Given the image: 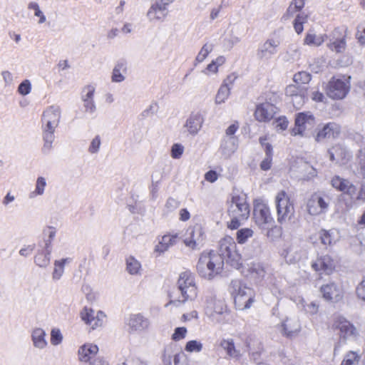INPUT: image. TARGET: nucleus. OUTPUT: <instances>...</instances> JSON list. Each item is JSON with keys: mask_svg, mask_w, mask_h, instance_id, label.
Wrapping results in <instances>:
<instances>
[{"mask_svg": "<svg viewBox=\"0 0 365 365\" xmlns=\"http://www.w3.org/2000/svg\"><path fill=\"white\" fill-rule=\"evenodd\" d=\"M178 289L180 292V296L175 297L170 295V300L165 304V307L173 305L178 307L187 302L194 301L198 294L195 275L190 271H185L180 274L177 282Z\"/></svg>", "mask_w": 365, "mask_h": 365, "instance_id": "nucleus-1", "label": "nucleus"}, {"mask_svg": "<svg viewBox=\"0 0 365 365\" xmlns=\"http://www.w3.org/2000/svg\"><path fill=\"white\" fill-rule=\"evenodd\" d=\"M223 265V259L218 253L203 252L198 259L197 270L201 277L210 280L222 272Z\"/></svg>", "mask_w": 365, "mask_h": 365, "instance_id": "nucleus-2", "label": "nucleus"}, {"mask_svg": "<svg viewBox=\"0 0 365 365\" xmlns=\"http://www.w3.org/2000/svg\"><path fill=\"white\" fill-rule=\"evenodd\" d=\"M229 290L234 297L235 306L240 310L250 309L255 302V291L240 280H232Z\"/></svg>", "mask_w": 365, "mask_h": 365, "instance_id": "nucleus-3", "label": "nucleus"}, {"mask_svg": "<svg viewBox=\"0 0 365 365\" xmlns=\"http://www.w3.org/2000/svg\"><path fill=\"white\" fill-rule=\"evenodd\" d=\"M277 220L281 224L289 222L294 217V207L290 197L284 190L279 192L275 197Z\"/></svg>", "mask_w": 365, "mask_h": 365, "instance_id": "nucleus-4", "label": "nucleus"}, {"mask_svg": "<svg viewBox=\"0 0 365 365\" xmlns=\"http://www.w3.org/2000/svg\"><path fill=\"white\" fill-rule=\"evenodd\" d=\"M205 312L211 321L220 323L228 309L225 302L211 292L205 297Z\"/></svg>", "mask_w": 365, "mask_h": 365, "instance_id": "nucleus-5", "label": "nucleus"}, {"mask_svg": "<svg viewBox=\"0 0 365 365\" xmlns=\"http://www.w3.org/2000/svg\"><path fill=\"white\" fill-rule=\"evenodd\" d=\"M250 206L245 194L234 192L228 201L227 213L230 217L247 219L250 215Z\"/></svg>", "mask_w": 365, "mask_h": 365, "instance_id": "nucleus-6", "label": "nucleus"}, {"mask_svg": "<svg viewBox=\"0 0 365 365\" xmlns=\"http://www.w3.org/2000/svg\"><path fill=\"white\" fill-rule=\"evenodd\" d=\"M220 255L226 258L231 266L239 269L242 265V257L237 250V245L231 237L222 239L219 245Z\"/></svg>", "mask_w": 365, "mask_h": 365, "instance_id": "nucleus-7", "label": "nucleus"}, {"mask_svg": "<svg viewBox=\"0 0 365 365\" xmlns=\"http://www.w3.org/2000/svg\"><path fill=\"white\" fill-rule=\"evenodd\" d=\"M254 219L255 223L260 229H265L267 225L272 224L273 218L267 205L262 202H255L254 205Z\"/></svg>", "mask_w": 365, "mask_h": 365, "instance_id": "nucleus-8", "label": "nucleus"}, {"mask_svg": "<svg viewBox=\"0 0 365 365\" xmlns=\"http://www.w3.org/2000/svg\"><path fill=\"white\" fill-rule=\"evenodd\" d=\"M280 43L279 38L273 36L268 38L262 44L259 46L256 53L257 57L262 61L269 60L277 53Z\"/></svg>", "mask_w": 365, "mask_h": 365, "instance_id": "nucleus-9", "label": "nucleus"}, {"mask_svg": "<svg viewBox=\"0 0 365 365\" xmlns=\"http://www.w3.org/2000/svg\"><path fill=\"white\" fill-rule=\"evenodd\" d=\"M315 123L314 115L311 112H300L295 115L294 128L292 129L294 135H303L307 129L311 128Z\"/></svg>", "mask_w": 365, "mask_h": 365, "instance_id": "nucleus-10", "label": "nucleus"}, {"mask_svg": "<svg viewBox=\"0 0 365 365\" xmlns=\"http://www.w3.org/2000/svg\"><path fill=\"white\" fill-rule=\"evenodd\" d=\"M287 96L291 98V102L296 109H300L305 103L307 96V87L289 85L285 89Z\"/></svg>", "mask_w": 365, "mask_h": 365, "instance_id": "nucleus-11", "label": "nucleus"}, {"mask_svg": "<svg viewBox=\"0 0 365 365\" xmlns=\"http://www.w3.org/2000/svg\"><path fill=\"white\" fill-rule=\"evenodd\" d=\"M204 240L205 233L202 227L199 225H196L187 230L184 243L186 247L192 250H196L202 246Z\"/></svg>", "mask_w": 365, "mask_h": 365, "instance_id": "nucleus-12", "label": "nucleus"}, {"mask_svg": "<svg viewBox=\"0 0 365 365\" xmlns=\"http://www.w3.org/2000/svg\"><path fill=\"white\" fill-rule=\"evenodd\" d=\"M349 90V86L341 79L332 78L327 87V94L333 99L344 98Z\"/></svg>", "mask_w": 365, "mask_h": 365, "instance_id": "nucleus-13", "label": "nucleus"}, {"mask_svg": "<svg viewBox=\"0 0 365 365\" xmlns=\"http://www.w3.org/2000/svg\"><path fill=\"white\" fill-rule=\"evenodd\" d=\"M80 315L81 319L92 329L102 327L106 317L103 312L101 311L95 312L94 310L88 307H84Z\"/></svg>", "mask_w": 365, "mask_h": 365, "instance_id": "nucleus-14", "label": "nucleus"}, {"mask_svg": "<svg viewBox=\"0 0 365 365\" xmlns=\"http://www.w3.org/2000/svg\"><path fill=\"white\" fill-rule=\"evenodd\" d=\"M61 109L57 106H51L47 108L42 115V128L56 129L60 122Z\"/></svg>", "mask_w": 365, "mask_h": 365, "instance_id": "nucleus-15", "label": "nucleus"}, {"mask_svg": "<svg viewBox=\"0 0 365 365\" xmlns=\"http://www.w3.org/2000/svg\"><path fill=\"white\" fill-rule=\"evenodd\" d=\"M301 323L296 317H287L280 325V331L283 336L289 338L297 336L301 331Z\"/></svg>", "mask_w": 365, "mask_h": 365, "instance_id": "nucleus-16", "label": "nucleus"}, {"mask_svg": "<svg viewBox=\"0 0 365 365\" xmlns=\"http://www.w3.org/2000/svg\"><path fill=\"white\" fill-rule=\"evenodd\" d=\"M322 297L328 302H338L344 296L342 289L334 282L324 284L320 288Z\"/></svg>", "mask_w": 365, "mask_h": 365, "instance_id": "nucleus-17", "label": "nucleus"}, {"mask_svg": "<svg viewBox=\"0 0 365 365\" xmlns=\"http://www.w3.org/2000/svg\"><path fill=\"white\" fill-rule=\"evenodd\" d=\"M204 123L203 115L200 112L192 113L183 125V132L191 135H196Z\"/></svg>", "mask_w": 365, "mask_h": 365, "instance_id": "nucleus-18", "label": "nucleus"}, {"mask_svg": "<svg viewBox=\"0 0 365 365\" xmlns=\"http://www.w3.org/2000/svg\"><path fill=\"white\" fill-rule=\"evenodd\" d=\"M336 329L339 331L340 336L344 339L355 338L359 333L356 328L343 317L336 318L334 322Z\"/></svg>", "mask_w": 365, "mask_h": 365, "instance_id": "nucleus-19", "label": "nucleus"}, {"mask_svg": "<svg viewBox=\"0 0 365 365\" xmlns=\"http://www.w3.org/2000/svg\"><path fill=\"white\" fill-rule=\"evenodd\" d=\"M331 186L336 190L342 192L353 198L356 193V187L349 180L335 175L331 180Z\"/></svg>", "mask_w": 365, "mask_h": 365, "instance_id": "nucleus-20", "label": "nucleus"}, {"mask_svg": "<svg viewBox=\"0 0 365 365\" xmlns=\"http://www.w3.org/2000/svg\"><path fill=\"white\" fill-rule=\"evenodd\" d=\"M277 107L273 104L265 102L257 106L255 117L259 122L269 121L274 117L277 112Z\"/></svg>", "mask_w": 365, "mask_h": 365, "instance_id": "nucleus-21", "label": "nucleus"}, {"mask_svg": "<svg viewBox=\"0 0 365 365\" xmlns=\"http://www.w3.org/2000/svg\"><path fill=\"white\" fill-rule=\"evenodd\" d=\"M130 331H142L149 327L150 322L141 314H131L125 322Z\"/></svg>", "mask_w": 365, "mask_h": 365, "instance_id": "nucleus-22", "label": "nucleus"}, {"mask_svg": "<svg viewBox=\"0 0 365 365\" xmlns=\"http://www.w3.org/2000/svg\"><path fill=\"white\" fill-rule=\"evenodd\" d=\"M329 203L320 195L314 194L307 202V210L310 215H317L326 212Z\"/></svg>", "mask_w": 365, "mask_h": 365, "instance_id": "nucleus-23", "label": "nucleus"}, {"mask_svg": "<svg viewBox=\"0 0 365 365\" xmlns=\"http://www.w3.org/2000/svg\"><path fill=\"white\" fill-rule=\"evenodd\" d=\"M312 267L317 272L330 274L335 268L334 259L329 255H324L312 264Z\"/></svg>", "mask_w": 365, "mask_h": 365, "instance_id": "nucleus-24", "label": "nucleus"}, {"mask_svg": "<svg viewBox=\"0 0 365 365\" xmlns=\"http://www.w3.org/2000/svg\"><path fill=\"white\" fill-rule=\"evenodd\" d=\"M98 352V347L93 344H86L80 346L78 356V359L81 362L87 363L91 362L95 359V356Z\"/></svg>", "mask_w": 365, "mask_h": 365, "instance_id": "nucleus-25", "label": "nucleus"}, {"mask_svg": "<svg viewBox=\"0 0 365 365\" xmlns=\"http://www.w3.org/2000/svg\"><path fill=\"white\" fill-rule=\"evenodd\" d=\"M168 9L159 1L153 4L147 13L150 21H163L168 15Z\"/></svg>", "mask_w": 365, "mask_h": 365, "instance_id": "nucleus-26", "label": "nucleus"}, {"mask_svg": "<svg viewBox=\"0 0 365 365\" xmlns=\"http://www.w3.org/2000/svg\"><path fill=\"white\" fill-rule=\"evenodd\" d=\"M33 346L39 350H43L48 346L46 333L42 328H34L31 333Z\"/></svg>", "mask_w": 365, "mask_h": 365, "instance_id": "nucleus-27", "label": "nucleus"}, {"mask_svg": "<svg viewBox=\"0 0 365 365\" xmlns=\"http://www.w3.org/2000/svg\"><path fill=\"white\" fill-rule=\"evenodd\" d=\"M51 251V241L46 242L44 250L38 251L34 257L35 264L40 267H46L50 264Z\"/></svg>", "mask_w": 365, "mask_h": 365, "instance_id": "nucleus-28", "label": "nucleus"}, {"mask_svg": "<svg viewBox=\"0 0 365 365\" xmlns=\"http://www.w3.org/2000/svg\"><path fill=\"white\" fill-rule=\"evenodd\" d=\"M178 238L179 237L177 233L165 235L155 246V251L160 254L166 252L170 247L177 243Z\"/></svg>", "mask_w": 365, "mask_h": 365, "instance_id": "nucleus-29", "label": "nucleus"}, {"mask_svg": "<svg viewBox=\"0 0 365 365\" xmlns=\"http://www.w3.org/2000/svg\"><path fill=\"white\" fill-rule=\"evenodd\" d=\"M127 73V62L123 59L119 60L115 65L111 81L114 83H121L125 79V74Z\"/></svg>", "mask_w": 365, "mask_h": 365, "instance_id": "nucleus-30", "label": "nucleus"}, {"mask_svg": "<svg viewBox=\"0 0 365 365\" xmlns=\"http://www.w3.org/2000/svg\"><path fill=\"white\" fill-rule=\"evenodd\" d=\"M238 146L237 137L223 138L221 143L220 150L225 158H229L235 152Z\"/></svg>", "mask_w": 365, "mask_h": 365, "instance_id": "nucleus-31", "label": "nucleus"}, {"mask_svg": "<svg viewBox=\"0 0 365 365\" xmlns=\"http://www.w3.org/2000/svg\"><path fill=\"white\" fill-rule=\"evenodd\" d=\"M339 133V129L338 126L335 123H329L325 125L323 128L317 133L315 140L317 142H320L325 138L335 137Z\"/></svg>", "mask_w": 365, "mask_h": 365, "instance_id": "nucleus-32", "label": "nucleus"}, {"mask_svg": "<svg viewBox=\"0 0 365 365\" xmlns=\"http://www.w3.org/2000/svg\"><path fill=\"white\" fill-rule=\"evenodd\" d=\"M183 356V353H173L171 348H167L163 355V363L164 365H183L181 361Z\"/></svg>", "mask_w": 365, "mask_h": 365, "instance_id": "nucleus-33", "label": "nucleus"}, {"mask_svg": "<svg viewBox=\"0 0 365 365\" xmlns=\"http://www.w3.org/2000/svg\"><path fill=\"white\" fill-rule=\"evenodd\" d=\"M247 270L250 277L255 280L261 281L265 276L264 267L259 262H250L247 264Z\"/></svg>", "mask_w": 365, "mask_h": 365, "instance_id": "nucleus-34", "label": "nucleus"}, {"mask_svg": "<svg viewBox=\"0 0 365 365\" xmlns=\"http://www.w3.org/2000/svg\"><path fill=\"white\" fill-rule=\"evenodd\" d=\"M220 345L226 351L229 356L235 359H238L240 356V351L236 349L232 339H224L220 341Z\"/></svg>", "mask_w": 365, "mask_h": 365, "instance_id": "nucleus-35", "label": "nucleus"}, {"mask_svg": "<svg viewBox=\"0 0 365 365\" xmlns=\"http://www.w3.org/2000/svg\"><path fill=\"white\" fill-rule=\"evenodd\" d=\"M126 270L131 275H140L142 272L141 263L134 257L126 258Z\"/></svg>", "mask_w": 365, "mask_h": 365, "instance_id": "nucleus-36", "label": "nucleus"}, {"mask_svg": "<svg viewBox=\"0 0 365 365\" xmlns=\"http://www.w3.org/2000/svg\"><path fill=\"white\" fill-rule=\"evenodd\" d=\"M326 37V35H317L312 31H309L304 39V43L311 46H319L324 42Z\"/></svg>", "mask_w": 365, "mask_h": 365, "instance_id": "nucleus-37", "label": "nucleus"}, {"mask_svg": "<svg viewBox=\"0 0 365 365\" xmlns=\"http://www.w3.org/2000/svg\"><path fill=\"white\" fill-rule=\"evenodd\" d=\"M56 129H48L43 128V146L42 150L43 153H48L52 148V143L55 139L54 132Z\"/></svg>", "mask_w": 365, "mask_h": 365, "instance_id": "nucleus-38", "label": "nucleus"}, {"mask_svg": "<svg viewBox=\"0 0 365 365\" xmlns=\"http://www.w3.org/2000/svg\"><path fill=\"white\" fill-rule=\"evenodd\" d=\"M319 238L324 245H331L338 241V235L334 230H322L319 232Z\"/></svg>", "mask_w": 365, "mask_h": 365, "instance_id": "nucleus-39", "label": "nucleus"}, {"mask_svg": "<svg viewBox=\"0 0 365 365\" xmlns=\"http://www.w3.org/2000/svg\"><path fill=\"white\" fill-rule=\"evenodd\" d=\"M69 258L61 259L54 262V267L52 273V279L54 281L59 280L64 273V267L66 262H69Z\"/></svg>", "mask_w": 365, "mask_h": 365, "instance_id": "nucleus-40", "label": "nucleus"}, {"mask_svg": "<svg viewBox=\"0 0 365 365\" xmlns=\"http://www.w3.org/2000/svg\"><path fill=\"white\" fill-rule=\"evenodd\" d=\"M330 160H344L349 157L346 149L340 145H336L329 150Z\"/></svg>", "mask_w": 365, "mask_h": 365, "instance_id": "nucleus-41", "label": "nucleus"}, {"mask_svg": "<svg viewBox=\"0 0 365 365\" xmlns=\"http://www.w3.org/2000/svg\"><path fill=\"white\" fill-rule=\"evenodd\" d=\"M46 185V179L43 177H38L36 182L34 190L29 193V198L34 199L37 196L43 195L44 194Z\"/></svg>", "mask_w": 365, "mask_h": 365, "instance_id": "nucleus-42", "label": "nucleus"}, {"mask_svg": "<svg viewBox=\"0 0 365 365\" xmlns=\"http://www.w3.org/2000/svg\"><path fill=\"white\" fill-rule=\"evenodd\" d=\"M214 45L212 43H205L195 58V66H196L197 63H200L204 61L208 54L212 51Z\"/></svg>", "mask_w": 365, "mask_h": 365, "instance_id": "nucleus-43", "label": "nucleus"}, {"mask_svg": "<svg viewBox=\"0 0 365 365\" xmlns=\"http://www.w3.org/2000/svg\"><path fill=\"white\" fill-rule=\"evenodd\" d=\"M361 359V355L357 351H350L347 352L341 365H356Z\"/></svg>", "mask_w": 365, "mask_h": 365, "instance_id": "nucleus-44", "label": "nucleus"}, {"mask_svg": "<svg viewBox=\"0 0 365 365\" xmlns=\"http://www.w3.org/2000/svg\"><path fill=\"white\" fill-rule=\"evenodd\" d=\"M311 79V74L306 71L297 72L293 76V81L297 84V86H301L300 85L308 84Z\"/></svg>", "mask_w": 365, "mask_h": 365, "instance_id": "nucleus-45", "label": "nucleus"}, {"mask_svg": "<svg viewBox=\"0 0 365 365\" xmlns=\"http://www.w3.org/2000/svg\"><path fill=\"white\" fill-rule=\"evenodd\" d=\"M254 235V231L250 228H242L237 232L236 239L239 244H244Z\"/></svg>", "mask_w": 365, "mask_h": 365, "instance_id": "nucleus-46", "label": "nucleus"}, {"mask_svg": "<svg viewBox=\"0 0 365 365\" xmlns=\"http://www.w3.org/2000/svg\"><path fill=\"white\" fill-rule=\"evenodd\" d=\"M203 349V344L198 340H190L185 345V351L187 353H200Z\"/></svg>", "mask_w": 365, "mask_h": 365, "instance_id": "nucleus-47", "label": "nucleus"}, {"mask_svg": "<svg viewBox=\"0 0 365 365\" xmlns=\"http://www.w3.org/2000/svg\"><path fill=\"white\" fill-rule=\"evenodd\" d=\"M230 91L229 88L220 86L215 96V103L217 105L224 103L230 95Z\"/></svg>", "mask_w": 365, "mask_h": 365, "instance_id": "nucleus-48", "label": "nucleus"}, {"mask_svg": "<svg viewBox=\"0 0 365 365\" xmlns=\"http://www.w3.org/2000/svg\"><path fill=\"white\" fill-rule=\"evenodd\" d=\"M28 9L34 11V16L39 18L38 24H43L46 19L43 13L40 9L39 5L35 1H31L28 4Z\"/></svg>", "mask_w": 365, "mask_h": 365, "instance_id": "nucleus-49", "label": "nucleus"}, {"mask_svg": "<svg viewBox=\"0 0 365 365\" xmlns=\"http://www.w3.org/2000/svg\"><path fill=\"white\" fill-rule=\"evenodd\" d=\"M117 365H148L147 363L135 356H128L118 361Z\"/></svg>", "mask_w": 365, "mask_h": 365, "instance_id": "nucleus-50", "label": "nucleus"}, {"mask_svg": "<svg viewBox=\"0 0 365 365\" xmlns=\"http://www.w3.org/2000/svg\"><path fill=\"white\" fill-rule=\"evenodd\" d=\"M328 47L331 51H335L336 52H342L346 47V41L344 38L340 39H336L334 41H331L329 43H328Z\"/></svg>", "mask_w": 365, "mask_h": 365, "instance_id": "nucleus-51", "label": "nucleus"}, {"mask_svg": "<svg viewBox=\"0 0 365 365\" xmlns=\"http://www.w3.org/2000/svg\"><path fill=\"white\" fill-rule=\"evenodd\" d=\"M187 334V329L185 327H177L175 329L172 334V339L175 341H178L184 339Z\"/></svg>", "mask_w": 365, "mask_h": 365, "instance_id": "nucleus-52", "label": "nucleus"}, {"mask_svg": "<svg viewBox=\"0 0 365 365\" xmlns=\"http://www.w3.org/2000/svg\"><path fill=\"white\" fill-rule=\"evenodd\" d=\"M95 91L96 88L92 85H88L86 87H84L83 90V95L81 96L82 101H85L93 100Z\"/></svg>", "mask_w": 365, "mask_h": 365, "instance_id": "nucleus-53", "label": "nucleus"}, {"mask_svg": "<svg viewBox=\"0 0 365 365\" xmlns=\"http://www.w3.org/2000/svg\"><path fill=\"white\" fill-rule=\"evenodd\" d=\"M31 83L29 80H24L18 87V92L22 96H26L31 93Z\"/></svg>", "mask_w": 365, "mask_h": 365, "instance_id": "nucleus-54", "label": "nucleus"}, {"mask_svg": "<svg viewBox=\"0 0 365 365\" xmlns=\"http://www.w3.org/2000/svg\"><path fill=\"white\" fill-rule=\"evenodd\" d=\"M63 336L59 329H53L51 331V343L53 346H57L62 342Z\"/></svg>", "mask_w": 365, "mask_h": 365, "instance_id": "nucleus-55", "label": "nucleus"}, {"mask_svg": "<svg viewBox=\"0 0 365 365\" xmlns=\"http://www.w3.org/2000/svg\"><path fill=\"white\" fill-rule=\"evenodd\" d=\"M269 225L267 226V228L265 229H261L262 230H267L266 231V235L268 238L271 240H274V238L279 237L281 234L280 228L277 226H272V227H269Z\"/></svg>", "mask_w": 365, "mask_h": 365, "instance_id": "nucleus-56", "label": "nucleus"}, {"mask_svg": "<svg viewBox=\"0 0 365 365\" xmlns=\"http://www.w3.org/2000/svg\"><path fill=\"white\" fill-rule=\"evenodd\" d=\"M273 124L277 130L283 131L287 129L289 121L285 116H281L277 118L273 122Z\"/></svg>", "mask_w": 365, "mask_h": 365, "instance_id": "nucleus-57", "label": "nucleus"}, {"mask_svg": "<svg viewBox=\"0 0 365 365\" xmlns=\"http://www.w3.org/2000/svg\"><path fill=\"white\" fill-rule=\"evenodd\" d=\"M306 16L298 14L294 21V28L295 31L299 34L303 31V24L304 23Z\"/></svg>", "mask_w": 365, "mask_h": 365, "instance_id": "nucleus-58", "label": "nucleus"}, {"mask_svg": "<svg viewBox=\"0 0 365 365\" xmlns=\"http://www.w3.org/2000/svg\"><path fill=\"white\" fill-rule=\"evenodd\" d=\"M171 156L178 159L181 157L184 151V146L179 143H175L171 148Z\"/></svg>", "mask_w": 365, "mask_h": 365, "instance_id": "nucleus-59", "label": "nucleus"}, {"mask_svg": "<svg viewBox=\"0 0 365 365\" xmlns=\"http://www.w3.org/2000/svg\"><path fill=\"white\" fill-rule=\"evenodd\" d=\"M303 308L306 313L310 315L317 314L319 311V305L314 302L303 304Z\"/></svg>", "mask_w": 365, "mask_h": 365, "instance_id": "nucleus-60", "label": "nucleus"}, {"mask_svg": "<svg viewBox=\"0 0 365 365\" xmlns=\"http://www.w3.org/2000/svg\"><path fill=\"white\" fill-rule=\"evenodd\" d=\"M356 38L361 44H365V21L358 26Z\"/></svg>", "mask_w": 365, "mask_h": 365, "instance_id": "nucleus-61", "label": "nucleus"}, {"mask_svg": "<svg viewBox=\"0 0 365 365\" xmlns=\"http://www.w3.org/2000/svg\"><path fill=\"white\" fill-rule=\"evenodd\" d=\"M83 102L84 111L89 114H93L96 111V105L94 99L91 101H85Z\"/></svg>", "mask_w": 365, "mask_h": 365, "instance_id": "nucleus-62", "label": "nucleus"}, {"mask_svg": "<svg viewBox=\"0 0 365 365\" xmlns=\"http://www.w3.org/2000/svg\"><path fill=\"white\" fill-rule=\"evenodd\" d=\"M237 78V76L235 73H231L223 81L221 86H225V88H229V89L231 90Z\"/></svg>", "mask_w": 365, "mask_h": 365, "instance_id": "nucleus-63", "label": "nucleus"}, {"mask_svg": "<svg viewBox=\"0 0 365 365\" xmlns=\"http://www.w3.org/2000/svg\"><path fill=\"white\" fill-rule=\"evenodd\" d=\"M356 294L359 298L365 302V279H364L356 287Z\"/></svg>", "mask_w": 365, "mask_h": 365, "instance_id": "nucleus-64", "label": "nucleus"}]
</instances>
